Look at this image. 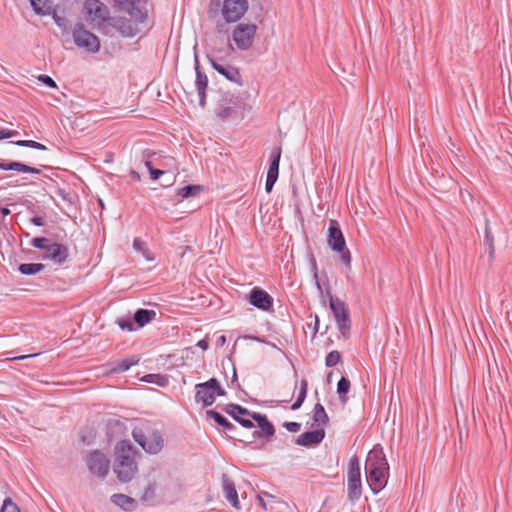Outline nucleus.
Masks as SVG:
<instances>
[{"label": "nucleus", "mask_w": 512, "mask_h": 512, "mask_svg": "<svg viewBox=\"0 0 512 512\" xmlns=\"http://www.w3.org/2000/svg\"><path fill=\"white\" fill-rule=\"evenodd\" d=\"M155 492H156V484L155 483H150L144 490V493L141 497V500L143 502H149L150 500H152L155 496Z\"/></svg>", "instance_id": "nucleus-41"}, {"label": "nucleus", "mask_w": 512, "mask_h": 512, "mask_svg": "<svg viewBox=\"0 0 512 512\" xmlns=\"http://www.w3.org/2000/svg\"><path fill=\"white\" fill-rule=\"evenodd\" d=\"M226 391L221 387L216 378L195 385V401L202 403L204 407L211 406L217 396H225Z\"/></svg>", "instance_id": "nucleus-7"}, {"label": "nucleus", "mask_w": 512, "mask_h": 512, "mask_svg": "<svg viewBox=\"0 0 512 512\" xmlns=\"http://www.w3.org/2000/svg\"><path fill=\"white\" fill-rule=\"evenodd\" d=\"M138 450L128 440H122L114 448L113 471L120 482H130L138 472Z\"/></svg>", "instance_id": "nucleus-1"}, {"label": "nucleus", "mask_w": 512, "mask_h": 512, "mask_svg": "<svg viewBox=\"0 0 512 512\" xmlns=\"http://www.w3.org/2000/svg\"><path fill=\"white\" fill-rule=\"evenodd\" d=\"M30 244L34 248L43 250L45 252V250L49 246V239L46 237H36L31 240Z\"/></svg>", "instance_id": "nucleus-38"}, {"label": "nucleus", "mask_w": 512, "mask_h": 512, "mask_svg": "<svg viewBox=\"0 0 512 512\" xmlns=\"http://www.w3.org/2000/svg\"><path fill=\"white\" fill-rule=\"evenodd\" d=\"M237 423H239L244 428H253L254 423L251 419L246 417L233 418Z\"/></svg>", "instance_id": "nucleus-47"}, {"label": "nucleus", "mask_w": 512, "mask_h": 512, "mask_svg": "<svg viewBox=\"0 0 512 512\" xmlns=\"http://www.w3.org/2000/svg\"><path fill=\"white\" fill-rule=\"evenodd\" d=\"M341 359L342 357L340 352L337 350H333L326 355L325 365L327 367H334L341 361Z\"/></svg>", "instance_id": "nucleus-37"}, {"label": "nucleus", "mask_w": 512, "mask_h": 512, "mask_svg": "<svg viewBox=\"0 0 512 512\" xmlns=\"http://www.w3.org/2000/svg\"><path fill=\"white\" fill-rule=\"evenodd\" d=\"M206 414L209 418L213 419L219 426L223 427L226 432L232 433L237 427L228 421L221 413L215 410H207Z\"/></svg>", "instance_id": "nucleus-26"}, {"label": "nucleus", "mask_w": 512, "mask_h": 512, "mask_svg": "<svg viewBox=\"0 0 512 512\" xmlns=\"http://www.w3.org/2000/svg\"><path fill=\"white\" fill-rule=\"evenodd\" d=\"M327 294L329 296V307L338 325V329L346 337L350 333V319L346 304L339 298L334 297L329 290H327Z\"/></svg>", "instance_id": "nucleus-12"}, {"label": "nucleus", "mask_w": 512, "mask_h": 512, "mask_svg": "<svg viewBox=\"0 0 512 512\" xmlns=\"http://www.w3.org/2000/svg\"><path fill=\"white\" fill-rule=\"evenodd\" d=\"M139 0H114L115 4L130 11L132 16L137 17L139 23H144L147 20V13L142 12L140 9L136 8L135 4Z\"/></svg>", "instance_id": "nucleus-23"}, {"label": "nucleus", "mask_w": 512, "mask_h": 512, "mask_svg": "<svg viewBox=\"0 0 512 512\" xmlns=\"http://www.w3.org/2000/svg\"><path fill=\"white\" fill-rule=\"evenodd\" d=\"M34 149L44 151V150H46L47 148H46V146H45V145H43L42 143H39V142H37V141H36V142H35Z\"/></svg>", "instance_id": "nucleus-61"}, {"label": "nucleus", "mask_w": 512, "mask_h": 512, "mask_svg": "<svg viewBox=\"0 0 512 512\" xmlns=\"http://www.w3.org/2000/svg\"><path fill=\"white\" fill-rule=\"evenodd\" d=\"M216 3L217 7H221V16L223 21L216 22V30L220 34L228 32L227 25L237 23L248 11L249 3L247 0H211V4Z\"/></svg>", "instance_id": "nucleus-5"}, {"label": "nucleus", "mask_w": 512, "mask_h": 512, "mask_svg": "<svg viewBox=\"0 0 512 512\" xmlns=\"http://www.w3.org/2000/svg\"><path fill=\"white\" fill-rule=\"evenodd\" d=\"M68 257L69 249L66 245L61 243H52L49 244L41 258L42 260H51L57 265H62L67 261Z\"/></svg>", "instance_id": "nucleus-15"}, {"label": "nucleus", "mask_w": 512, "mask_h": 512, "mask_svg": "<svg viewBox=\"0 0 512 512\" xmlns=\"http://www.w3.org/2000/svg\"><path fill=\"white\" fill-rule=\"evenodd\" d=\"M223 410L232 418H238L237 414H240L242 417H250L252 419L253 412L239 404H227Z\"/></svg>", "instance_id": "nucleus-28"}, {"label": "nucleus", "mask_w": 512, "mask_h": 512, "mask_svg": "<svg viewBox=\"0 0 512 512\" xmlns=\"http://www.w3.org/2000/svg\"><path fill=\"white\" fill-rule=\"evenodd\" d=\"M56 195L59 196L62 200H64L65 202L69 203V204H72L73 203V200H72V196L70 193L66 192L65 189H62V188H57L56 191H55Z\"/></svg>", "instance_id": "nucleus-45"}, {"label": "nucleus", "mask_w": 512, "mask_h": 512, "mask_svg": "<svg viewBox=\"0 0 512 512\" xmlns=\"http://www.w3.org/2000/svg\"><path fill=\"white\" fill-rule=\"evenodd\" d=\"M284 427L292 433H297L301 429V424L298 422H285Z\"/></svg>", "instance_id": "nucleus-48"}, {"label": "nucleus", "mask_w": 512, "mask_h": 512, "mask_svg": "<svg viewBox=\"0 0 512 512\" xmlns=\"http://www.w3.org/2000/svg\"><path fill=\"white\" fill-rule=\"evenodd\" d=\"M156 317V312L154 310H148L140 308L136 310L134 313V321L138 325V327L142 328L149 322H151Z\"/></svg>", "instance_id": "nucleus-27"}, {"label": "nucleus", "mask_w": 512, "mask_h": 512, "mask_svg": "<svg viewBox=\"0 0 512 512\" xmlns=\"http://www.w3.org/2000/svg\"><path fill=\"white\" fill-rule=\"evenodd\" d=\"M332 375H333V373H332V372H329V373L327 374L326 379H327V382H328V383H331Z\"/></svg>", "instance_id": "nucleus-64"}, {"label": "nucleus", "mask_w": 512, "mask_h": 512, "mask_svg": "<svg viewBox=\"0 0 512 512\" xmlns=\"http://www.w3.org/2000/svg\"><path fill=\"white\" fill-rule=\"evenodd\" d=\"M225 343H226V337L224 335L219 336L217 339V345L222 347L225 345Z\"/></svg>", "instance_id": "nucleus-60"}, {"label": "nucleus", "mask_w": 512, "mask_h": 512, "mask_svg": "<svg viewBox=\"0 0 512 512\" xmlns=\"http://www.w3.org/2000/svg\"><path fill=\"white\" fill-rule=\"evenodd\" d=\"M196 346L202 350H207L209 348V343L205 339H201L197 342Z\"/></svg>", "instance_id": "nucleus-56"}, {"label": "nucleus", "mask_w": 512, "mask_h": 512, "mask_svg": "<svg viewBox=\"0 0 512 512\" xmlns=\"http://www.w3.org/2000/svg\"><path fill=\"white\" fill-rule=\"evenodd\" d=\"M38 80L49 88H57L56 82L48 75L41 74L38 76Z\"/></svg>", "instance_id": "nucleus-43"}, {"label": "nucleus", "mask_w": 512, "mask_h": 512, "mask_svg": "<svg viewBox=\"0 0 512 512\" xmlns=\"http://www.w3.org/2000/svg\"><path fill=\"white\" fill-rule=\"evenodd\" d=\"M216 115L222 119H227L232 115V109L230 107H222L217 109Z\"/></svg>", "instance_id": "nucleus-46"}, {"label": "nucleus", "mask_w": 512, "mask_h": 512, "mask_svg": "<svg viewBox=\"0 0 512 512\" xmlns=\"http://www.w3.org/2000/svg\"><path fill=\"white\" fill-rule=\"evenodd\" d=\"M484 241L488 245L489 257L492 258L494 256V252H495L494 237L491 232L489 220L487 218H485Z\"/></svg>", "instance_id": "nucleus-32"}, {"label": "nucleus", "mask_w": 512, "mask_h": 512, "mask_svg": "<svg viewBox=\"0 0 512 512\" xmlns=\"http://www.w3.org/2000/svg\"><path fill=\"white\" fill-rule=\"evenodd\" d=\"M9 213H10L9 208H7V207H3V208L1 209V214H2V215L6 216V215H8Z\"/></svg>", "instance_id": "nucleus-63"}, {"label": "nucleus", "mask_w": 512, "mask_h": 512, "mask_svg": "<svg viewBox=\"0 0 512 512\" xmlns=\"http://www.w3.org/2000/svg\"><path fill=\"white\" fill-rule=\"evenodd\" d=\"M281 154V146H277L272 149L269 156V167L267 171V177L278 179Z\"/></svg>", "instance_id": "nucleus-21"}, {"label": "nucleus", "mask_w": 512, "mask_h": 512, "mask_svg": "<svg viewBox=\"0 0 512 512\" xmlns=\"http://www.w3.org/2000/svg\"><path fill=\"white\" fill-rule=\"evenodd\" d=\"M37 355H38L37 353H34V354H29V355L15 356V357H12L11 359L12 360H24V359H27V358L35 357Z\"/></svg>", "instance_id": "nucleus-58"}, {"label": "nucleus", "mask_w": 512, "mask_h": 512, "mask_svg": "<svg viewBox=\"0 0 512 512\" xmlns=\"http://www.w3.org/2000/svg\"><path fill=\"white\" fill-rule=\"evenodd\" d=\"M110 28L112 35L117 31L123 37H134L139 32L138 24L125 17H113Z\"/></svg>", "instance_id": "nucleus-14"}, {"label": "nucleus", "mask_w": 512, "mask_h": 512, "mask_svg": "<svg viewBox=\"0 0 512 512\" xmlns=\"http://www.w3.org/2000/svg\"><path fill=\"white\" fill-rule=\"evenodd\" d=\"M327 245L334 253L339 254L342 264L350 266L351 253L347 248L345 237L337 220H330L329 222Z\"/></svg>", "instance_id": "nucleus-6"}, {"label": "nucleus", "mask_w": 512, "mask_h": 512, "mask_svg": "<svg viewBox=\"0 0 512 512\" xmlns=\"http://www.w3.org/2000/svg\"><path fill=\"white\" fill-rule=\"evenodd\" d=\"M133 248L137 252L145 253L147 251V244L145 241L141 240L140 238H134L133 240Z\"/></svg>", "instance_id": "nucleus-42"}, {"label": "nucleus", "mask_w": 512, "mask_h": 512, "mask_svg": "<svg viewBox=\"0 0 512 512\" xmlns=\"http://www.w3.org/2000/svg\"><path fill=\"white\" fill-rule=\"evenodd\" d=\"M276 181H277V179L266 176L265 191L267 193H271Z\"/></svg>", "instance_id": "nucleus-51"}, {"label": "nucleus", "mask_w": 512, "mask_h": 512, "mask_svg": "<svg viewBox=\"0 0 512 512\" xmlns=\"http://www.w3.org/2000/svg\"><path fill=\"white\" fill-rule=\"evenodd\" d=\"M257 25L253 23H238L232 31V40L241 51H246L253 46L257 33Z\"/></svg>", "instance_id": "nucleus-10"}, {"label": "nucleus", "mask_w": 512, "mask_h": 512, "mask_svg": "<svg viewBox=\"0 0 512 512\" xmlns=\"http://www.w3.org/2000/svg\"><path fill=\"white\" fill-rule=\"evenodd\" d=\"M129 176H130V178H131L133 181H135V182H138V181H140V179H141L140 174H139L136 170H133V169H131V170L129 171Z\"/></svg>", "instance_id": "nucleus-55"}, {"label": "nucleus", "mask_w": 512, "mask_h": 512, "mask_svg": "<svg viewBox=\"0 0 512 512\" xmlns=\"http://www.w3.org/2000/svg\"><path fill=\"white\" fill-rule=\"evenodd\" d=\"M33 11L39 16H46L50 14V6L44 0H28Z\"/></svg>", "instance_id": "nucleus-33"}, {"label": "nucleus", "mask_w": 512, "mask_h": 512, "mask_svg": "<svg viewBox=\"0 0 512 512\" xmlns=\"http://www.w3.org/2000/svg\"><path fill=\"white\" fill-rule=\"evenodd\" d=\"M222 482V490L226 500L231 504L235 509L240 508V502L238 499V493L236 490L235 482L227 475L222 474L221 477Z\"/></svg>", "instance_id": "nucleus-17"}, {"label": "nucleus", "mask_w": 512, "mask_h": 512, "mask_svg": "<svg viewBox=\"0 0 512 512\" xmlns=\"http://www.w3.org/2000/svg\"><path fill=\"white\" fill-rule=\"evenodd\" d=\"M252 419L255 420L261 432L255 431V434L269 438L275 434L274 425L267 419V417L258 412H253Z\"/></svg>", "instance_id": "nucleus-19"}, {"label": "nucleus", "mask_w": 512, "mask_h": 512, "mask_svg": "<svg viewBox=\"0 0 512 512\" xmlns=\"http://www.w3.org/2000/svg\"><path fill=\"white\" fill-rule=\"evenodd\" d=\"M0 170H3V171L14 170L17 172L30 173V174H40L41 173V170L39 168L32 167V166H29L27 164H24V163L18 162V161H9V162L0 161Z\"/></svg>", "instance_id": "nucleus-20"}, {"label": "nucleus", "mask_w": 512, "mask_h": 512, "mask_svg": "<svg viewBox=\"0 0 512 512\" xmlns=\"http://www.w3.org/2000/svg\"><path fill=\"white\" fill-rule=\"evenodd\" d=\"M389 464L381 448H373L365 461V474L373 494L380 493L387 485Z\"/></svg>", "instance_id": "nucleus-2"}, {"label": "nucleus", "mask_w": 512, "mask_h": 512, "mask_svg": "<svg viewBox=\"0 0 512 512\" xmlns=\"http://www.w3.org/2000/svg\"><path fill=\"white\" fill-rule=\"evenodd\" d=\"M249 303L262 311H269L273 307V298L263 289L254 287L249 293Z\"/></svg>", "instance_id": "nucleus-16"}, {"label": "nucleus", "mask_w": 512, "mask_h": 512, "mask_svg": "<svg viewBox=\"0 0 512 512\" xmlns=\"http://www.w3.org/2000/svg\"><path fill=\"white\" fill-rule=\"evenodd\" d=\"M350 381L348 378L342 376L337 383V394L342 403H346L348 400V393L350 391Z\"/></svg>", "instance_id": "nucleus-30"}, {"label": "nucleus", "mask_w": 512, "mask_h": 512, "mask_svg": "<svg viewBox=\"0 0 512 512\" xmlns=\"http://www.w3.org/2000/svg\"><path fill=\"white\" fill-rule=\"evenodd\" d=\"M72 37L77 47L83 48L89 53H97L100 49L99 38L88 31L82 23L75 24Z\"/></svg>", "instance_id": "nucleus-11"}, {"label": "nucleus", "mask_w": 512, "mask_h": 512, "mask_svg": "<svg viewBox=\"0 0 512 512\" xmlns=\"http://www.w3.org/2000/svg\"><path fill=\"white\" fill-rule=\"evenodd\" d=\"M222 49L212 48L209 53H207L206 58L212 68L217 71L219 74L224 76L227 80L242 86L243 79L240 74L238 68L230 65V64H221L219 60L221 59L220 53Z\"/></svg>", "instance_id": "nucleus-8"}, {"label": "nucleus", "mask_w": 512, "mask_h": 512, "mask_svg": "<svg viewBox=\"0 0 512 512\" xmlns=\"http://www.w3.org/2000/svg\"><path fill=\"white\" fill-rule=\"evenodd\" d=\"M319 323H320V319L318 317V315H315V320H314V325H313V337H315L317 331H318V326H319Z\"/></svg>", "instance_id": "nucleus-57"}, {"label": "nucleus", "mask_w": 512, "mask_h": 512, "mask_svg": "<svg viewBox=\"0 0 512 512\" xmlns=\"http://www.w3.org/2000/svg\"><path fill=\"white\" fill-rule=\"evenodd\" d=\"M201 190L202 187L200 185H187L178 189L177 195L181 198H188L196 196Z\"/></svg>", "instance_id": "nucleus-34"}, {"label": "nucleus", "mask_w": 512, "mask_h": 512, "mask_svg": "<svg viewBox=\"0 0 512 512\" xmlns=\"http://www.w3.org/2000/svg\"><path fill=\"white\" fill-rule=\"evenodd\" d=\"M306 395H307V381L302 380L298 397L295 400V402L292 404L291 409L292 410L299 409L301 407L302 403L304 402Z\"/></svg>", "instance_id": "nucleus-35"}, {"label": "nucleus", "mask_w": 512, "mask_h": 512, "mask_svg": "<svg viewBox=\"0 0 512 512\" xmlns=\"http://www.w3.org/2000/svg\"><path fill=\"white\" fill-rule=\"evenodd\" d=\"M308 260H309L310 271L312 273L315 286H316V288L318 290H320V278H319V275H318V268H317L316 258L311 253V254H309Z\"/></svg>", "instance_id": "nucleus-36"}, {"label": "nucleus", "mask_w": 512, "mask_h": 512, "mask_svg": "<svg viewBox=\"0 0 512 512\" xmlns=\"http://www.w3.org/2000/svg\"><path fill=\"white\" fill-rule=\"evenodd\" d=\"M86 464L91 475L105 478L109 472L110 462L104 453L94 450L87 455Z\"/></svg>", "instance_id": "nucleus-13"}, {"label": "nucleus", "mask_w": 512, "mask_h": 512, "mask_svg": "<svg viewBox=\"0 0 512 512\" xmlns=\"http://www.w3.org/2000/svg\"><path fill=\"white\" fill-rule=\"evenodd\" d=\"M17 134L18 132L14 130L0 129V140L12 138Z\"/></svg>", "instance_id": "nucleus-50"}, {"label": "nucleus", "mask_w": 512, "mask_h": 512, "mask_svg": "<svg viewBox=\"0 0 512 512\" xmlns=\"http://www.w3.org/2000/svg\"><path fill=\"white\" fill-rule=\"evenodd\" d=\"M30 222L35 226H43L44 218L41 216H34L30 219Z\"/></svg>", "instance_id": "nucleus-54"}, {"label": "nucleus", "mask_w": 512, "mask_h": 512, "mask_svg": "<svg viewBox=\"0 0 512 512\" xmlns=\"http://www.w3.org/2000/svg\"><path fill=\"white\" fill-rule=\"evenodd\" d=\"M86 21L93 29L106 36H112L110 23L112 16L108 7L100 0H86L83 6Z\"/></svg>", "instance_id": "nucleus-4"}, {"label": "nucleus", "mask_w": 512, "mask_h": 512, "mask_svg": "<svg viewBox=\"0 0 512 512\" xmlns=\"http://www.w3.org/2000/svg\"><path fill=\"white\" fill-rule=\"evenodd\" d=\"M194 69L195 73L198 71H203L200 65L199 56L196 52V46L194 47Z\"/></svg>", "instance_id": "nucleus-53"}, {"label": "nucleus", "mask_w": 512, "mask_h": 512, "mask_svg": "<svg viewBox=\"0 0 512 512\" xmlns=\"http://www.w3.org/2000/svg\"><path fill=\"white\" fill-rule=\"evenodd\" d=\"M328 421H329V417H328L324 407L322 406V426L325 425Z\"/></svg>", "instance_id": "nucleus-59"}, {"label": "nucleus", "mask_w": 512, "mask_h": 512, "mask_svg": "<svg viewBox=\"0 0 512 512\" xmlns=\"http://www.w3.org/2000/svg\"><path fill=\"white\" fill-rule=\"evenodd\" d=\"M145 166L148 169L152 180H158L163 174H165L164 170L154 168L151 161H145Z\"/></svg>", "instance_id": "nucleus-39"}, {"label": "nucleus", "mask_w": 512, "mask_h": 512, "mask_svg": "<svg viewBox=\"0 0 512 512\" xmlns=\"http://www.w3.org/2000/svg\"><path fill=\"white\" fill-rule=\"evenodd\" d=\"M140 357L133 355L126 359H121L109 364L108 374H120L128 371L132 366L139 363Z\"/></svg>", "instance_id": "nucleus-18"}, {"label": "nucleus", "mask_w": 512, "mask_h": 512, "mask_svg": "<svg viewBox=\"0 0 512 512\" xmlns=\"http://www.w3.org/2000/svg\"><path fill=\"white\" fill-rule=\"evenodd\" d=\"M313 420L315 423L320 422V402H316L313 408Z\"/></svg>", "instance_id": "nucleus-52"}, {"label": "nucleus", "mask_w": 512, "mask_h": 512, "mask_svg": "<svg viewBox=\"0 0 512 512\" xmlns=\"http://www.w3.org/2000/svg\"><path fill=\"white\" fill-rule=\"evenodd\" d=\"M111 502L124 511H133L137 506V502L134 498L120 493L113 494L111 496Z\"/></svg>", "instance_id": "nucleus-24"}, {"label": "nucleus", "mask_w": 512, "mask_h": 512, "mask_svg": "<svg viewBox=\"0 0 512 512\" xmlns=\"http://www.w3.org/2000/svg\"><path fill=\"white\" fill-rule=\"evenodd\" d=\"M134 441L148 454H158L164 447L162 433L147 420L136 424L132 430Z\"/></svg>", "instance_id": "nucleus-3"}, {"label": "nucleus", "mask_w": 512, "mask_h": 512, "mask_svg": "<svg viewBox=\"0 0 512 512\" xmlns=\"http://www.w3.org/2000/svg\"><path fill=\"white\" fill-rule=\"evenodd\" d=\"M295 442L296 444L305 447L320 444V429H314L300 434L296 438Z\"/></svg>", "instance_id": "nucleus-25"}, {"label": "nucleus", "mask_w": 512, "mask_h": 512, "mask_svg": "<svg viewBox=\"0 0 512 512\" xmlns=\"http://www.w3.org/2000/svg\"><path fill=\"white\" fill-rule=\"evenodd\" d=\"M140 380L145 383L155 384L159 387H165L168 384L167 375L160 373L146 374Z\"/></svg>", "instance_id": "nucleus-31"}, {"label": "nucleus", "mask_w": 512, "mask_h": 512, "mask_svg": "<svg viewBox=\"0 0 512 512\" xmlns=\"http://www.w3.org/2000/svg\"><path fill=\"white\" fill-rule=\"evenodd\" d=\"M45 269V265L42 263H23L18 267V271L22 275L32 276L40 273Z\"/></svg>", "instance_id": "nucleus-29"}, {"label": "nucleus", "mask_w": 512, "mask_h": 512, "mask_svg": "<svg viewBox=\"0 0 512 512\" xmlns=\"http://www.w3.org/2000/svg\"><path fill=\"white\" fill-rule=\"evenodd\" d=\"M0 512H21L19 507L12 501L10 497H7L3 501Z\"/></svg>", "instance_id": "nucleus-40"}, {"label": "nucleus", "mask_w": 512, "mask_h": 512, "mask_svg": "<svg viewBox=\"0 0 512 512\" xmlns=\"http://www.w3.org/2000/svg\"><path fill=\"white\" fill-rule=\"evenodd\" d=\"M35 142L36 141H34V140H18V141H14L12 143L19 147H27V148L34 149Z\"/></svg>", "instance_id": "nucleus-49"}, {"label": "nucleus", "mask_w": 512, "mask_h": 512, "mask_svg": "<svg viewBox=\"0 0 512 512\" xmlns=\"http://www.w3.org/2000/svg\"><path fill=\"white\" fill-rule=\"evenodd\" d=\"M347 495L350 502H357L362 495L361 470L358 457L352 456L347 474Z\"/></svg>", "instance_id": "nucleus-9"}, {"label": "nucleus", "mask_w": 512, "mask_h": 512, "mask_svg": "<svg viewBox=\"0 0 512 512\" xmlns=\"http://www.w3.org/2000/svg\"><path fill=\"white\" fill-rule=\"evenodd\" d=\"M248 338L251 339V340L260 342V343H265V340L262 339L261 337H258V336H249Z\"/></svg>", "instance_id": "nucleus-62"}, {"label": "nucleus", "mask_w": 512, "mask_h": 512, "mask_svg": "<svg viewBox=\"0 0 512 512\" xmlns=\"http://www.w3.org/2000/svg\"><path fill=\"white\" fill-rule=\"evenodd\" d=\"M195 86L199 96V105H206V90L208 87V77L204 71L196 72Z\"/></svg>", "instance_id": "nucleus-22"}, {"label": "nucleus", "mask_w": 512, "mask_h": 512, "mask_svg": "<svg viewBox=\"0 0 512 512\" xmlns=\"http://www.w3.org/2000/svg\"><path fill=\"white\" fill-rule=\"evenodd\" d=\"M118 326L122 330H126V331H134L135 330L134 324L131 319H120L118 321Z\"/></svg>", "instance_id": "nucleus-44"}]
</instances>
